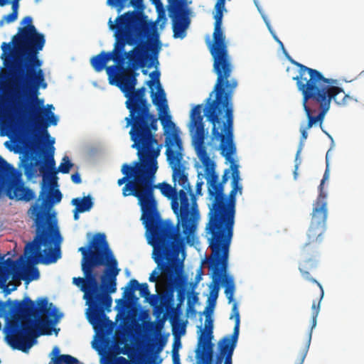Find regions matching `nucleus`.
Instances as JSON below:
<instances>
[{"label": "nucleus", "instance_id": "nucleus-1", "mask_svg": "<svg viewBox=\"0 0 364 364\" xmlns=\"http://www.w3.org/2000/svg\"><path fill=\"white\" fill-rule=\"evenodd\" d=\"M127 127L131 126L129 135L137 150L139 161L131 165L124 164L121 171L124 176L117 181L124 197L133 196L141 210V220L149 233V243L153 247V259L157 267L149 277L150 282H157L162 274L170 282L176 281L181 272L183 261L177 259L185 238L168 220H162L157 210L154 197L155 175L158 169L157 158L161 145L154 136L158 129V118L151 113L130 114L125 118Z\"/></svg>", "mask_w": 364, "mask_h": 364}, {"label": "nucleus", "instance_id": "nucleus-2", "mask_svg": "<svg viewBox=\"0 0 364 364\" xmlns=\"http://www.w3.org/2000/svg\"><path fill=\"white\" fill-rule=\"evenodd\" d=\"M21 25L11 41L1 46V58L9 71L11 89L8 105L0 109V120L26 143L34 145L38 134L50 137L47 128L56 125L58 119L38 98L39 89L47 87L38 58L45 36L37 31L30 16L23 17Z\"/></svg>", "mask_w": 364, "mask_h": 364}, {"label": "nucleus", "instance_id": "nucleus-3", "mask_svg": "<svg viewBox=\"0 0 364 364\" xmlns=\"http://www.w3.org/2000/svg\"><path fill=\"white\" fill-rule=\"evenodd\" d=\"M213 58L217 80L206 99L204 115L212 124L213 138L220 141L221 155L230 164L232 188L228 195L225 194L215 215L210 216L205 230L209 235L208 241L230 245L236 214V196L242 193L239 166L232 156L236 153L233 141L232 97L238 83L235 78L231 77L232 65L230 56Z\"/></svg>", "mask_w": 364, "mask_h": 364}, {"label": "nucleus", "instance_id": "nucleus-4", "mask_svg": "<svg viewBox=\"0 0 364 364\" xmlns=\"http://www.w3.org/2000/svg\"><path fill=\"white\" fill-rule=\"evenodd\" d=\"M108 24L115 38L114 49L109 52L115 65L107 68L109 83L123 92L130 114L150 113L146 88H135L138 73L134 69L159 65L160 45L155 24L141 11L125 12L114 22L110 18Z\"/></svg>", "mask_w": 364, "mask_h": 364}, {"label": "nucleus", "instance_id": "nucleus-5", "mask_svg": "<svg viewBox=\"0 0 364 364\" xmlns=\"http://www.w3.org/2000/svg\"><path fill=\"white\" fill-rule=\"evenodd\" d=\"M82 255L81 268L85 278L74 277L73 283L84 292L88 306L87 318L95 329L102 328L111 311L110 294L117 291V277L120 272L117 260L109 250L104 233H96L87 247L78 250Z\"/></svg>", "mask_w": 364, "mask_h": 364}, {"label": "nucleus", "instance_id": "nucleus-6", "mask_svg": "<svg viewBox=\"0 0 364 364\" xmlns=\"http://www.w3.org/2000/svg\"><path fill=\"white\" fill-rule=\"evenodd\" d=\"M37 304L38 306L28 296L22 301H0V317L9 314L21 319V323L11 325L10 333L6 336L12 348L27 353L39 336L51 334V326L60 316L57 314L53 303L48 304L47 298L38 299Z\"/></svg>", "mask_w": 364, "mask_h": 364}, {"label": "nucleus", "instance_id": "nucleus-7", "mask_svg": "<svg viewBox=\"0 0 364 364\" xmlns=\"http://www.w3.org/2000/svg\"><path fill=\"white\" fill-rule=\"evenodd\" d=\"M166 155L173 173L174 187L163 182L158 185L154 183V189L159 188L162 195L171 200V208L177 218L178 225L181 223L183 232L189 242V236L197 226L200 215L192 193V188L181 164L183 159L182 141L177 133H168L166 137Z\"/></svg>", "mask_w": 364, "mask_h": 364}, {"label": "nucleus", "instance_id": "nucleus-8", "mask_svg": "<svg viewBox=\"0 0 364 364\" xmlns=\"http://www.w3.org/2000/svg\"><path fill=\"white\" fill-rule=\"evenodd\" d=\"M329 178V168L327 164L323 178L318 186V195L313 204L311 220L307 232V242L301 250V260L299 269L302 277L307 281L317 284L320 289V299L318 302L312 304V319H317L320 311V303L324 291L322 285L311 276V272L316 269L319 262V245L322 240V235L326 230V222L328 216L327 193L323 190V185Z\"/></svg>", "mask_w": 364, "mask_h": 364}, {"label": "nucleus", "instance_id": "nucleus-9", "mask_svg": "<svg viewBox=\"0 0 364 364\" xmlns=\"http://www.w3.org/2000/svg\"><path fill=\"white\" fill-rule=\"evenodd\" d=\"M45 188L43 183L40 195L43 198L41 207L36 205L33 208L36 235L33 241L27 243L25 247V255H28V262L31 264L41 262L49 264L55 263L61 257L60 232L56 226L48 224L47 212L43 210L48 202Z\"/></svg>", "mask_w": 364, "mask_h": 364}, {"label": "nucleus", "instance_id": "nucleus-10", "mask_svg": "<svg viewBox=\"0 0 364 364\" xmlns=\"http://www.w3.org/2000/svg\"><path fill=\"white\" fill-rule=\"evenodd\" d=\"M291 62L299 68L296 76L314 94L316 102L323 105L328 110L332 100L340 106L346 105L352 100V97L346 94L342 88L333 85V80L326 78L318 70L294 60H291Z\"/></svg>", "mask_w": 364, "mask_h": 364}, {"label": "nucleus", "instance_id": "nucleus-11", "mask_svg": "<svg viewBox=\"0 0 364 364\" xmlns=\"http://www.w3.org/2000/svg\"><path fill=\"white\" fill-rule=\"evenodd\" d=\"M208 241V247L211 255L208 258V267L212 270V281L209 285L210 295L208 302L210 309H213L223 277L225 275L228 264L230 245Z\"/></svg>", "mask_w": 364, "mask_h": 364}, {"label": "nucleus", "instance_id": "nucleus-12", "mask_svg": "<svg viewBox=\"0 0 364 364\" xmlns=\"http://www.w3.org/2000/svg\"><path fill=\"white\" fill-rule=\"evenodd\" d=\"M14 168L0 156V192L6 188L7 196L10 199L30 201L34 198L33 191L24 186V183L20 176L9 181L8 176Z\"/></svg>", "mask_w": 364, "mask_h": 364}, {"label": "nucleus", "instance_id": "nucleus-13", "mask_svg": "<svg viewBox=\"0 0 364 364\" xmlns=\"http://www.w3.org/2000/svg\"><path fill=\"white\" fill-rule=\"evenodd\" d=\"M292 79L296 81L297 89L302 94V105L308 119L306 129H311L316 123H319L321 126L325 115L328 110L323 105L316 102L314 94L308 89L297 76Z\"/></svg>", "mask_w": 364, "mask_h": 364}, {"label": "nucleus", "instance_id": "nucleus-14", "mask_svg": "<svg viewBox=\"0 0 364 364\" xmlns=\"http://www.w3.org/2000/svg\"><path fill=\"white\" fill-rule=\"evenodd\" d=\"M225 4V0H217L215 5L213 43L210 45V52L213 58L229 56L225 43V36L222 30Z\"/></svg>", "mask_w": 364, "mask_h": 364}, {"label": "nucleus", "instance_id": "nucleus-15", "mask_svg": "<svg viewBox=\"0 0 364 364\" xmlns=\"http://www.w3.org/2000/svg\"><path fill=\"white\" fill-rule=\"evenodd\" d=\"M151 80L146 82V85L151 89V97L152 103L157 107L159 111L168 112V105L166 102L164 90L161 87L160 83V72L154 70L149 75ZM159 119L164 128L167 127L171 128L175 127V124L171 121V116L166 114V116H159Z\"/></svg>", "mask_w": 364, "mask_h": 364}, {"label": "nucleus", "instance_id": "nucleus-16", "mask_svg": "<svg viewBox=\"0 0 364 364\" xmlns=\"http://www.w3.org/2000/svg\"><path fill=\"white\" fill-rule=\"evenodd\" d=\"M202 105H196L191 112L190 130L195 129L194 141L197 147L203 146L204 141V124L201 115Z\"/></svg>", "mask_w": 364, "mask_h": 364}, {"label": "nucleus", "instance_id": "nucleus-17", "mask_svg": "<svg viewBox=\"0 0 364 364\" xmlns=\"http://www.w3.org/2000/svg\"><path fill=\"white\" fill-rule=\"evenodd\" d=\"M198 156L205 167V173L206 175L208 189L218 182V175L215 172V164L213 161L207 154L203 146L197 147Z\"/></svg>", "mask_w": 364, "mask_h": 364}, {"label": "nucleus", "instance_id": "nucleus-18", "mask_svg": "<svg viewBox=\"0 0 364 364\" xmlns=\"http://www.w3.org/2000/svg\"><path fill=\"white\" fill-rule=\"evenodd\" d=\"M54 147L50 149L49 153L46 157V163L42 164L40 167V171L43 176V182L50 181L51 186H57V176L58 171L55 168V162L53 157Z\"/></svg>", "mask_w": 364, "mask_h": 364}, {"label": "nucleus", "instance_id": "nucleus-19", "mask_svg": "<svg viewBox=\"0 0 364 364\" xmlns=\"http://www.w3.org/2000/svg\"><path fill=\"white\" fill-rule=\"evenodd\" d=\"M208 194L211 203L209 205V212L208 213V220L210 216L215 215L224 196H225V184L219 181L210 186L208 189Z\"/></svg>", "mask_w": 364, "mask_h": 364}, {"label": "nucleus", "instance_id": "nucleus-20", "mask_svg": "<svg viewBox=\"0 0 364 364\" xmlns=\"http://www.w3.org/2000/svg\"><path fill=\"white\" fill-rule=\"evenodd\" d=\"M213 345L211 340H198V348L196 350V358L198 360V364L212 363L213 356Z\"/></svg>", "mask_w": 364, "mask_h": 364}, {"label": "nucleus", "instance_id": "nucleus-21", "mask_svg": "<svg viewBox=\"0 0 364 364\" xmlns=\"http://www.w3.org/2000/svg\"><path fill=\"white\" fill-rule=\"evenodd\" d=\"M139 291L140 296L148 299L150 296V291L147 283L139 284L137 280L131 279L124 292V298L132 299L134 296V291Z\"/></svg>", "mask_w": 364, "mask_h": 364}, {"label": "nucleus", "instance_id": "nucleus-22", "mask_svg": "<svg viewBox=\"0 0 364 364\" xmlns=\"http://www.w3.org/2000/svg\"><path fill=\"white\" fill-rule=\"evenodd\" d=\"M173 22V32L174 38H183L188 28L190 19L186 14L171 18Z\"/></svg>", "mask_w": 364, "mask_h": 364}, {"label": "nucleus", "instance_id": "nucleus-23", "mask_svg": "<svg viewBox=\"0 0 364 364\" xmlns=\"http://www.w3.org/2000/svg\"><path fill=\"white\" fill-rule=\"evenodd\" d=\"M212 312L213 309H210V306H206L203 312V314L205 316V326L203 329L200 327V334L198 337V340H212L213 337V321L210 316Z\"/></svg>", "mask_w": 364, "mask_h": 364}, {"label": "nucleus", "instance_id": "nucleus-24", "mask_svg": "<svg viewBox=\"0 0 364 364\" xmlns=\"http://www.w3.org/2000/svg\"><path fill=\"white\" fill-rule=\"evenodd\" d=\"M181 311L178 307L172 308L170 322L172 326V332L175 337L183 335L186 333V323L180 321Z\"/></svg>", "mask_w": 364, "mask_h": 364}, {"label": "nucleus", "instance_id": "nucleus-25", "mask_svg": "<svg viewBox=\"0 0 364 364\" xmlns=\"http://www.w3.org/2000/svg\"><path fill=\"white\" fill-rule=\"evenodd\" d=\"M111 60L114 61V58L109 52L102 51L90 59V64L93 69L99 73L102 71L105 68L107 70V67H106V65Z\"/></svg>", "mask_w": 364, "mask_h": 364}, {"label": "nucleus", "instance_id": "nucleus-26", "mask_svg": "<svg viewBox=\"0 0 364 364\" xmlns=\"http://www.w3.org/2000/svg\"><path fill=\"white\" fill-rule=\"evenodd\" d=\"M240 333V325L235 323L233 332L230 336H225L218 343V346L223 347V350H225L228 348L235 350Z\"/></svg>", "mask_w": 364, "mask_h": 364}, {"label": "nucleus", "instance_id": "nucleus-27", "mask_svg": "<svg viewBox=\"0 0 364 364\" xmlns=\"http://www.w3.org/2000/svg\"><path fill=\"white\" fill-rule=\"evenodd\" d=\"M167 10L170 18L186 14L182 0H168Z\"/></svg>", "mask_w": 364, "mask_h": 364}, {"label": "nucleus", "instance_id": "nucleus-28", "mask_svg": "<svg viewBox=\"0 0 364 364\" xmlns=\"http://www.w3.org/2000/svg\"><path fill=\"white\" fill-rule=\"evenodd\" d=\"M72 204L75 206L77 211L84 213L89 211L93 206V202L90 196L83 198H75L72 200Z\"/></svg>", "mask_w": 364, "mask_h": 364}, {"label": "nucleus", "instance_id": "nucleus-29", "mask_svg": "<svg viewBox=\"0 0 364 364\" xmlns=\"http://www.w3.org/2000/svg\"><path fill=\"white\" fill-rule=\"evenodd\" d=\"M226 284L225 293L226 294L229 303L232 301L233 294L235 291V285L233 279L231 277H228L226 274L223 277L222 282Z\"/></svg>", "mask_w": 364, "mask_h": 364}, {"label": "nucleus", "instance_id": "nucleus-30", "mask_svg": "<svg viewBox=\"0 0 364 364\" xmlns=\"http://www.w3.org/2000/svg\"><path fill=\"white\" fill-rule=\"evenodd\" d=\"M309 129H306V127H301L300 128V132H301V141H300V145H299V148L296 152V159H295V161H296V164H295V169H294V177L296 178V175H297V169H298V167H299V163H297V160H298V158H299V156L301 151V149H302V146H303V141H305L307 137H308V132H307V130Z\"/></svg>", "mask_w": 364, "mask_h": 364}, {"label": "nucleus", "instance_id": "nucleus-31", "mask_svg": "<svg viewBox=\"0 0 364 364\" xmlns=\"http://www.w3.org/2000/svg\"><path fill=\"white\" fill-rule=\"evenodd\" d=\"M55 364H80L79 360L70 355H60L58 358L52 359Z\"/></svg>", "mask_w": 364, "mask_h": 364}, {"label": "nucleus", "instance_id": "nucleus-32", "mask_svg": "<svg viewBox=\"0 0 364 364\" xmlns=\"http://www.w3.org/2000/svg\"><path fill=\"white\" fill-rule=\"evenodd\" d=\"M39 277V271L35 267H29L25 271L24 277H22L27 283L33 280L37 279Z\"/></svg>", "mask_w": 364, "mask_h": 364}, {"label": "nucleus", "instance_id": "nucleus-33", "mask_svg": "<svg viewBox=\"0 0 364 364\" xmlns=\"http://www.w3.org/2000/svg\"><path fill=\"white\" fill-rule=\"evenodd\" d=\"M73 164L70 162L69 157L65 156L63 158V161L58 166V171L61 172L62 173H69L70 168L73 167Z\"/></svg>", "mask_w": 364, "mask_h": 364}, {"label": "nucleus", "instance_id": "nucleus-34", "mask_svg": "<svg viewBox=\"0 0 364 364\" xmlns=\"http://www.w3.org/2000/svg\"><path fill=\"white\" fill-rule=\"evenodd\" d=\"M172 304L170 303H168L165 299L164 301H161V305L157 306L154 308V314L156 316L157 318H159L161 314L164 313V309H171V312L172 311Z\"/></svg>", "mask_w": 364, "mask_h": 364}, {"label": "nucleus", "instance_id": "nucleus-35", "mask_svg": "<svg viewBox=\"0 0 364 364\" xmlns=\"http://www.w3.org/2000/svg\"><path fill=\"white\" fill-rule=\"evenodd\" d=\"M18 18V11L12 10L11 13L5 15L0 20V26H3L4 23H10L15 21Z\"/></svg>", "mask_w": 364, "mask_h": 364}, {"label": "nucleus", "instance_id": "nucleus-36", "mask_svg": "<svg viewBox=\"0 0 364 364\" xmlns=\"http://www.w3.org/2000/svg\"><path fill=\"white\" fill-rule=\"evenodd\" d=\"M198 294L195 291H191V293H189L188 294V301H187L188 308V309H193V311L194 313H196V309H195L194 306H195L196 303H197L198 301Z\"/></svg>", "mask_w": 364, "mask_h": 364}, {"label": "nucleus", "instance_id": "nucleus-37", "mask_svg": "<svg viewBox=\"0 0 364 364\" xmlns=\"http://www.w3.org/2000/svg\"><path fill=\"white\" fill-rule=\"evenodd\" d=\"M219 347V352L220 355L223 356V358L225 357V364H232V357L233 355L234 350L228 348L225 350H223V347Z\"/></svg>", "mask_w": 364, "mask_h": 364}, {"label": "nucleus", "instance_id": "nucleus-38", "mask_svg": "<svg viewBox=\"0 0 364 364\" xmlns=\"http://www.w3.org/2000/svg\"><path fill=\"white\" fill-rule=\"evenodd\" d=\"M62 199V193L58 189L52 191L49 193V202L50 205L59 203Z\"/></svg>", "mask_w": 364, "mask_h": 364}, {"label": "nucleus", "instance_id": "nucleus-39", "mask_svg": "<svg viewBox=\"0 0 364 364\" xmlns=\"http://www.w3.org/2000/svg\"><path fill=\"white\" fill-rule=\"evenodd\" d=\"M38 161H36L35 163L31 162L25 166V173L28 176L31 177L35 175L37 172L36 166L38 164Z\"/></svg>", "mask_w": 364, "mask_h": 364}, {"label": "nucleus", "instance_id": "nucleus-40", "mask_svg": "<svg viewBox=\"0 0 364 364\" xmlns=\"http://www.w3.org/2000/svg\"><path fill=\"white\" fill-rule=\"evenodd\" d=\"M127 0H107V4L109 6L118 7V12H120L125 6Z\"/></svg>", "mask_w": 364, "mask_h": 364}, {"label": "nucleus", "instance_id": "nucleus-41", "mask_svg": "<svg viewBox=\"0 0 364 364\" xmlns=\"http://www.w3.org/2000/svg\"><path fill=\"white\" fill-rule=\"evenodd\" d=\"M233 317L235 318V323H237L238 325H240V313H239L237 303H235L232 306V315H231L230 318H232Z\"/></svg>", "mask_w": 364, "mask_h": 364}, {"label": "nucleus", "instance_id": "nucleus-42", "mask_svg": "<svg viewBox=\"0 0 364 364\" xmlns=\"http://www.w3.org/2000/svg\"><path fill=\"white\" fill-rule=\"evenodd\" d=\"M185 297H186L185 289H182V288L178 289V294H177V299H178V304L176 306V307H178V309H180V306L184 302Z\"/></svg>", "mask_w": 364, "mask_h": 364}, {"label": "nucleus", "instance_id": "nucleus-43", "mask_svg": "<svg viewBox=\"0 0 364 364\" xmlns=\"http://www.w3.org/2000/svg\"><path fill=\"white\" fill-rule=\"evenodd\" d=\"M129 4L136 9V11H141L144 13L143 10L144 6L143 4V0H130Z\"/></svg>", "mask_w": 364, "mask_h": 364}, {"label": "nucleus", "instance_id": "nucleus-44", "mask_svg": "<svg viewBox=\"0 0 364 364\" xmlns=\"http://www.w3.org/2000/svg\"><path fill=\"white\" fill-rule=\"evenodd\" d=\"M171 353L173 364H180V355L178 352L175 349L174 350H172Z\"/></svg>", "mask_w": 364, "mask_h": 364}, {"label": "nucleus", "instance_id": "nucleus-45", "mask_svg": "<svg viewBox=\"0 0 364 364\" xmlns=\"http://www.w3.org/2000/svg\"><path fill=\"white\" fill-rule=\"evenodd\" d=\"M230 171H231V168L230 169H225L224 173H223V175L222 176V179L221 181H220V183H223V184H225L226 182L228 181V178H229V175L230 173Z\"/></svg>", "mask_w": 364, "mask_h": 364}, {"label": "nucleus", "instance_id": "nucleus-46", "mask_svg": "<svg viewBox=\"0 0 364 364\" xmlns=\"http://www.w3.org/2000/svg\"><path fill=\"white\" fill-rule=\"evenodd\" d=\"M166 339L165 338H161L159 341V343H158V346H157V348L156 349V353H159L163 348L164 347L165 344H166Z\"/></svg>", "mask_w": 364, "mask_h": 364}, {"label": "nucleus", "instance_id": "nucleus-47", "mask_svg": "<svg viewBox=\"0 0 364 364\" xmlns=\"http://www.w3.org/2000/svg\"><path fill=\"white\" fill-rule=\"evenodd\" d=\"M181 347V343L179 337L178 338L175 337V341L173 343L172 350H174L176 349V351L178 352V349Z\"/></svg>", "mask_w": 364, "mask_h": 364}, {"label": "nucleus", "instance_id": "nucleus-48", "mask_svg": "<svg viewBox=\"0 0 364 364\" xmlns=\"http://www.w3.org/2000/svg\"><path fill=\"white\" fill-rule=\"evenodd\" d=\"M71 179L74 183L78 184L81 183V177L78 173H73L71 176Z\"/></svg>", "mask_w": 364, "mask_h": 364}, {"label": "nucleus", "instance_id": "nucleus-49", "mask_svg": "<svg viewBox=\"0 0 364 364\" xmlns=\"http://www.w3.org/2000/svg\"><path fill=\"white\" fill-rule=\"evenodd\" d=\"M17 285L9 283L8 287L4 289L6 294H10L12 291L16 289Z\"/></svg>", "mask_w": 364, "mask_h": 364}, {"label": "nucleus", "instance_id": "nucleus-50", "mask_svg": "<svg viewBox=\"0 0 364 364\" xmlns=\"http://www.w3.org/2000/svg\"><path fill=\"white\" fill-rule=\"evenodd\" d=\"M19 1L20 0H12L11 1V4L12 10H14V11L18 12Z\"/></svg>", "mask_w": 364, "mask_h": 364}, {"label": "nucleus", "instance_id": "nucleus-51", "mask_svg": "<svg viewBox=\"0 0 364 364\" xmlns=\"http://www.w3.org/2000/svg\"><path fill=\"white\" fill-rule=\"evenodd\" d=\"M203 274V270H202V267H200L198 272H197V274L196 276V278H195V282H196V283H198L201 279H202V274Z\"/></svg>", "mask_w": 364, "mask_h": 364}, {"label": "nucleus", "instance_id": "nucleus-52", "mask_svg": "<svg viewBox=\"0 0 364 364\" xmlns=\"http://www.w3.org/2000/svg\"><path fill=\"white\" fill-rule=\"evenodd\" d=\"M203 185V181H198L196 183V193L201 194L202 186Z\"/></svg>", "mask_w": 364, "mask_h": 364}, {"label": "nucleus", "instance_id": "nucleus-53", "mask_svg": "<svg viewBox=\"0 0 364 364\" xmlns=\"http://www.w3.org/2000/svg\"><path fill=\"white\" fill-rule=\"evenodd\" d=\"M52 353H53V354H54L55 356H57L56 358H58V357L60 355H59L60 350H59L58 347L55 346V347L53 348Z\"/></svg>", "mask_w": 364, "mask_h": 364}, {"label": "nucleus", "instance_id": "nucleus-54", "mask_svg": "<svg viewBox=\"0 0 364 364\" xmlns=\"http://www.w3.org/2000/svg\"><path fill=\"white\" fill-rule=\"evenodd\" d=\"M223 362V356L220 353L217 356L215 364H222Z\"/></svg>", "mask_w": 364, "mask_h": 364}, {"label": "nucleus", "instance_id": "nucleus-55", "mask_svg": "<svg viewBox=\"0 0 364 364\" xmlns=\"http://www.w3.org/2000/svg\"><path fill=\"white\" fill-rule=\"evenodd\" d=\"M80 213V211H77V208H75V209H74V215H73V218H74V220H78V218H79V215H78V213Z\"/></svg>", "mask_w": 364, "mask_h": 364}, {"label": "nucleus", "instance_id": "nucleus-56", "mask_svg": "<svg viewBox=\"0 0 364 364\" xmlns=\"http://www.w3.org/2000/svg\"><path fill=\"white\" fill-rule=\"evenodd\" d=\"M8 263H10L13 265V267L14 268H16V269H18V267H17V264L16 262H14L13 260H11V259H8L7 261H6Z\"/></svg>", "mask_w": 364, "mask_h": 364}, {"label": "nucleus", "instance_id": "nucleus-57", "mask_svg": "<svg viewBox=\"0 0 364 364\" xmlns=\"http://www.w3.org/2000/svg\"><path fill=\"white\" fill-rule=\"evenodd\" d=\"M11 0H0V6H4L5 5L10 3Z\"/></svg>", "mask_w": 364, "mask_h": 364}, {"label": "nucleus", "instance_id": "nucleus-58", "mask_svg": "<svg viewBox=\"0 0 364 364\" xmlns=\"http://www.w3.org/2000/svg\"><path fill=\"white\" fill-rule=\"evenodd\" d=\"M153 2L155 4L156 8L158 9L159 6H162V4L160 0H153Z\"/></svg>", "mask_w": 364, "mask_h": 364}, {"label": "nucleus", "instance_id": "nucleus-59", "mask_svg": "<svg viewBox=\"0 0 364 364\" xmlns=\"http://www.w3.org/2000/svg\"><path fill=\"white\" fill-rule=\"evenodd\" d=\"M274 39H275V40H276V41H277V42L281 45V46L282 47V48H284V46H283L282 42L279 38H277V36H274Z\"/></svg>", "mask_w": 364, "mask_h": 364}, {"label": "nucleus", "instance_id": "nucleus-60", "mask_svg": "<svg viewBox=\"0 0 364 364\" xmlns=\"http://www.w3.org/2000/svg\"><path fill=\"white\" fill-rule=\"evenodd\" d=\"M53 106L52 105H47V108H46L47 110L50 111L51 109H53Z\"/></svg>", "mask_w": 364, "mask_h": 364}, {"label": "nucleus", "instance_id": "nucleus-61", "mask_svg": "<svg viewBox=\"0 0 364 364\" xmlns=\"http://www.w3.org/2000/svg\"><path fill=\"white\" fill-rule=\"evenodd\" d=\"M197 284L198 283H196V282H195L194 283H191V287L193 290L196 287Z\"/></svg>", "mask_w": 364, "mask_h": 364}, {"label": "nucleus", "instance_id": "nucleus-62", "mask_svg": "<svg viewBox=\"0 0 364 364\" xmlns=\"http://www.w3.org/2000/svg\"><path fill=\"white\" fill-rule=\"evenodd\" d=\"M142 73H143L144 75H146L147 74V71L146 70H143Z\"/></svg>", "mask_w": 364, "mask_h": 364}, {"label": "nucleus", "instance_id": "nucleus-63", "mask_svg": "<svg viewBox=\"0 0 364 364\" xmlns=\"http://www.w3.org/2000/svg\"><path fill=\"white\" fill-rule=\"evenodd\" d=\"M188 311H190V312H191L192 314H195V313L193 311V309H188Z\"/></svg>", "mask_w": 364, "mask_h": 364}, {"label": "nucleus", "instance_id": "nucleus-64", "mask_svg": "<svg viewBox=\"0 0 364 364\" xmlns=\"http://www.w3.org/2000/svg\"><path fill=\"white\" fill-rule=\"evenodd\" d=\"M200 176H202V174L201 173H198V178H200Z\"/></svg>", "mask_w": 364, "mask_h": 364}]
</instances>
